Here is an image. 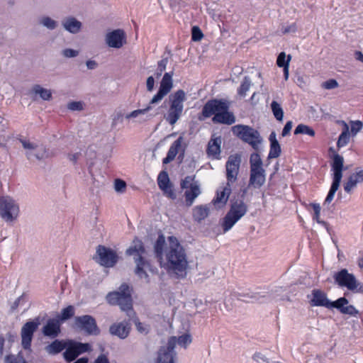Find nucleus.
Wrapping results in <instances>:
<instances>
[{"label": "nucleus", "instance_id": "f257e3e1", "mask_svg": "<svg viewBox=\"0 0 363 363\" xmlns=\"http://www.w3.org/2000/svg\"><path fill=\"white\" fill-rule=\"evenodd\" d=\"M169 246L165 249L164 261L162 259L160 266L169 273H173L177 277L184 278L186 275L188 261L184 247L177 238H168Z\"/></svg>", "mask_w": 363, "mask_h": 363}, {"label": "nucleus", "instance_id": "f03ea898", "mask_svg": "<svg viewBox=\"0 0 363 363\" xmlns=\"http://www.w3.org/2000/svg\"><path fill=\"white\" fill-rule=\"evenodd\" d=\"M240 163L241 157L238 154L229 156L225 163L227 182L223 187L217 190L216 195L212 201L218 208L224 206L228 200L231 194L230 185L238 179Z\"/></svg>", "mask_w": 363, "mask_h": 363}, {"label": "nucleus", "instance_id": "7ed1b4c3", "mask_svg": "<svg viewBox=\"0 0 363 363\" xmlns=\"http://www.w3.org/2000/svg\"><path fill=\"white\" fill-rule=\"evenodd\" d=\"M145 253V249L144 245L143 242L138 238L133 240V245L130 247L126 251V254L128 255H137V257H135V262L136 263L135 273L140 279H143L147 283H149L150 279L148 272L156 274L157 269L156 267H153L150 262L143 257Z\"/></svg>", "mask_w": 363, "mask_h": 363}, {"label": "nucleus", "instance_id": "20e7f679", "mask_svg": "<svg viewBox=\"0 0 363 363\" xmlns=\"http://www.w3.org/2000/svg\"><path fill=\"white\" fill-rule=\"evenodd\" d=\"M107 302L112 306H119L123 311L128 313L133 311L131 289L126 284H122L118 291L109 292L106 296Z\"/></svg>", "mask_w": 363, "mask_h": 363}, {"label": "nucleus", "instance_id": "39448f33", "mask_svg": "<svg viewBox=\"0 0 363 363\" xmlns=\"http://www.w3.org/2000/svg\"><path fill=\"white\" fill-rule=\"evenodd\" d=\"M247 211L248 206L243 200L238 199L232 201L230 209L221 223L223 233L229 231L247 213Z\"/></svg>", "mask_w": 363, "mask_h": 363}, {"label": "nucleus", "instance_id": "423d86ee", "mask_svg": "<svg viewBox=\"0 0 363 363\" xmlns=\"http://www.w3.org/2000/svg\"><path fill=\"white\" fill-rule=\"evenodd\" d=\"M169 107L166 116V121L174 125L182 115L184 103L186 100V93L179 89L169 96Z\"/></svg>", "mask_w": 363, "mask_h": 363}, {"label": "nucleus", "instance_id": "0eeeda50", "mask_svg": "<svg viewBox=\"0 0 363 363\" xmlns=\"http://www.w3.org/2000/svg\"><path fill=\"white\" fill-rule=\"evenodd\" d=\"M331 170L333 171V182L329 192L325 199V203H330L337 191L342 178L344 169V158L340 155L335 153L332 157Z\"/></svg>", "mask_w": 363, "mask_h": 363}, {"label": "nucleus", "instance_id": "6e6552de", "mask_svg": "<svg viewBox=\"0 0 363 363\" xmlns=\"http://www.w3.org/2000/svg\"><path fill=\"white\" fill-rule=\"evenodd\" d=\"M233 133L244 143L249 144L255 150H258L262 138L258 130L247 125H236L232 127Z\"/></svg>", "mask_w": 363, "mask_h": 363}, {"label": "nucleus", "instance_id": "1a4fd4ad", "mask_svg": "<svg viewBox=\"0 0 363 363\" xmlns=\"http://www.w3.org/2000/svg\"><path fill=\"white\" fill-rule=\"evenodd\" d=\"M335 282L341 288H347L354 293H363V284L358 282L353 274L349 273L347 269H342L333 275Z\"/></svg>", "mask_w": 363, "mask_h": 363}, {"label": "nucleus", "instance_id": "9d476101", "mask_svg": "<svg viewBox=\"0 0 363 363\" xmlns=\"http://www.w3.org/2000/svg\"><path fill=\"white\" fill-rule=\"evenodd\" d=\"M19 207L15 201L9 196H0V216L6 222L16 219Z\"/></svg>", "mask_w": 363, "mask_h": 363}, {"label": "nucleus", "instance_id": "9b49d317", "mask_svg": "<svg viewBox=\"0 0 363 363\" xmlns=\"http://www.w3.org/2000/svg\"><path fill=\"white\" fill-rule=\"evenodd\" d=\"M226 109H229V104L226 101L218 99H210L203 106L198 119L201 121H203L213 115L215 116L216 113H220Z\"/></svg>", "mask_w": 363, "mask_h": 363}, {"label": "nucleus", "instance_id": "f8f14e48", "mask_svg": "<svg viewBox=\"0 0 363 363\" xmlns=\"http://www.w3.org/2000/svg\"><path fill=\"white\" fill-rule=\"evenodd\" d=\"M176 345V337H170L168 339L167 346H162L160 348L155 363H177V353L174 351Z\"/></svg>", "mask_w": 363, "mask_h": 363}, {"label": "nucleus", "instance_id": "ddd939ff", "mask_svg": "<svg viewBox=\"0 0 363 363\" xmlns=\"http://www.w3.org/2000/svg\"><path fill=\"white\" fill-rule=\"evenodd\" d=\"M63 353L65 359L67 362L74 361L79 354L89 351L90 345L88 343L67 342V347Z\"/></svg>", "mask_w": 363, "mask_h": 363}, {"label": "nucleus", "instance_id": "4468645a", "mask_svg": "<svg viewBox=\"0 0 363 363\" xmlns=\"http://www.w3.org/2000/svg\"><path fill=\"white\" fill-rule=\"evenodd\" d=\"M75 324L88 335H98L100 333L96 320L89 315L76 317Z\"/></svg>", "mask_w": 363, "mask_h": 363}, {"label": "nucleus", "instance_id": "2eb2a0df", "mask_svg": "<svg viewBox=\"0 0 363 363\" xmlns=\"http://www.w3.org/2000/svg\"><path fill=\"white\" fill-rule=\"evenodd\" d=\"M96 254L99 258V263L106 267H113L118 261V255L113 250L104 245H99Z\"/></svg>", "mask_w": 363, "mask_h": 363}, {"label": "nucleus", "instance_id": "dca6fc26", "mask_svg": "<svg viewBox=\"0 0 363 363\" xmlns=\"http://www.w3.org/2000/svg\"><path fill=\"white\" fill-rule=\"evenodd\" d=\"M38 323L35 321L26 322L21 328V345L24 350H30L33 334L37 330Z\"/></svg>", "mask_w": 363, "mask_h": 363}, {"label": "nucleus", "instance_id": "f3484780", "mask_svg": "<svg viewBox=\"0 0 363 363\" xmlns=\"http://www.w3.org/2000/svg\"><path fill=\"white\" fill-rule=\"evenodd\" d=\"M107 45L113 48H121L126 43V35L123 30L116 29L106 35Z\"/></svg>", "mask_w": 363, "mask_h": 363}, {"label": "nucleus", "instance_id": "a211bd4d", "mask_svg": "<svg viewBox=\"0 0 363 363\" xmlns=\"http://www.w3.org/2000/svg\"><path fill=\"white\" fill-rule=\"evenodd\" d=\"M348 300L345 297H341L333 301V308H337L342 314L350 315L353 317H358L359 312L352 305H348Z\"/></svg>", "mask_w": 363, "mask_h": 363}, {"label": "nucleus", "instance_id": "6ab92c4d", "mask_svg": "<svg viewBox=\"0 0 363 363\" xmlns=\"http://www.w3.org/2000/svg\"><path fill=\"white\" fill-rule=\"evenodd\" d=\"M313 298L311 300V305L313 306H324L327 308H333V301H330L327 298V294L320 289H313L312 291Z\"/></svg>", "mask_w": 363, "mask_h": 363}, {"label": "nucleus", "instance_id": "aec40b11", "mask_svg": "<svg viewBox=\"0 0 363 363\" xmlns=\"http://www.w3.org/2000/svg\"><path fill=\"white\" fill-rule=\"evenodd\" d=\"M21 143L25 149H37L36 152L35 153H33L31 152L27 153V157L29 160H31L33 157L38 160H42L48 157V152L45 147H43V145L38 147L37 145L26 140H21Z\"/></svg>", "mask_w": 363, "mask_h": 363}, {"label": "nucleus", "instance_id": "412c9836", "mask_svg": "<svg viewBox=\"0 0 363 363\" xmlns=\"http://www.w3.org/2000/svg\"><path fill=\"white\" fill-rule=\"evenodd\" d=\"M221 143V137H214L213 135L208 143L206 148L207 155L213 159H220Z\"/></svg>", "mask_w": 363, "mask_h": 363}, {"label": "nucleus", "instance_id": "4be33fe9", "mask_svg": "<svg viewBox=\"0 0 363 363\" xmlns=\"http://www.w3.org/2000/svg\"><path fill=\"white\" fill-rule=\"evenodd\" d=\"M363 182V169H357L344 183V190L347 194H351L353 189L357 186V184Z\"/></svg>", "mask_w": 363, "mask_h": 363}, {"label": "nucleus", "instance_id": "5701e85b", "mask_svg": "<svg viewBox=\"0 0 363 363\" xmlns=\"http://www.w3.org/2000/svg\"><path fill=\"white\" fill-rule=\"evenodd\" d=\"M130 331V326L128 322H120L112 324L109 328V332L112 335L121 339L127 337Z\"/></svg>", "mask_w": 363, "mask_h": 363}, {"label": "nucleus", "instance_id": "b1692460", "mask_svg": "<svg viewBox=\"0 0 363 363\" xmlns=\"http://www.w3.org/2000/svg\"><path fill=\"white\" fill-rule=\"evenodd\" d=\"M266 180L264 169H250L249 186L254 188H260L264 185Z\"/></svg>", "mask_w": 363, "mask_h": 363}, {"label": "nucleus", "instance_id": "393cba45", "mask_svg": "<svg viewBox=\"0 0 363 363\" xmlns=\"http://www.w3.org/2000/svg\"><path fill=\"white\" fill-rule=\"evenodd\" d=\"M184 141V138L182 136H179L169 147V149L167 152V156L163 159V164H168L170 162L173 161L177 155L178 154L179 150L182 147V144Z\"/></svg>", "mask_w": 363, "mask_h": 363}, {"label": "nucleus", "instance_id": "a878e982", "mask_svg": "<svg viewBox=\"0 0 363 363\" xmlns=\"http://www.w3.org/2000/svg\"><path fill=\"white\" fill-rule=\"evenodd\" d=\"M43 333L45 336L57 337L60 333V323L59 320L49 319L43 328Z\"/></svg>", "mask_w": 363, "mask_h": 363}, {"label": "nucleus", "instance_id": "bb28decb", "mask_svg": "<svg viewBox=\"0 0 363 363\" xmlns=\"http://www.w3.org/2000/svg\"><path fill=\"white\" fill-rule=\"evenodd\" d=\"M212 121L215 123L232 125L235 122V117L232 112L226 109L220 113H216L213 116Z\"/></svg>", "mask_w": 363, "mask_h": 363}, {"label": "nucleus", "instance_id": "cd10ccee", "mask_svg": "<svg viewBox=\"0 0 363 363\" xmlns=\"http://www.w3.org/2000/svg\"><path fill=\"white\" fill-rule=\"evenodd\" d=\"M270 142L269 152L268 159L277 158L280 156L281 152V146L277 140L275 132H272L269 137Z\"/></svg>", "mask_w": 363, "mask_h": 363}, {"label": "nucleus", "instance_id": "c85d7f7f", "mask_svg": "<svg viewBox=\"0 0 363 363\" xmlns=\"http://www.w3.org/2000/svg\"><path fill=\"white\" fill-rule=\"evenodd\" d=\"M201 194V189L199 184H193L190 188L186 189L184 192L185 203L187 206H191L194 200Z\"/></svg>", "mask_w": 363, "mask_h": 363}, {"label": "nucleus", "instance_id": "c756f323", "mask_svg": "<svg viewBox=\"0 0 363 363\" xmlns=\"http://www.w3.org/2000/svg\"><path fill=\"white\" fill-rule=\"evenodd\" d=\"M341 123L343 125L342 131L339 135L337 142V147L339 149L346 146L349 143L350 138V133L348 125L343 121H341Z\"/></svg>", "mask_w": 363, "mask_h": 363}, {"label": "nucleus", "instance_id": "7c9ffc66", "mask_svg": "<svg viewBox=\"0 0 363 363\" xmlns=\"http://www.w3.org/2000/svg\"><path fill=\"white\" fill-rule=\"evenodd\" d=\"M67 347V342L63 340H55L45 347L48 354H57L61 352Z\"/></svg>", "mask_w": 363, "mask_h": 363}, {"label": "nucleus", "instance_id": "2f4dec72", "mask_svg": "<svg viewBox=\"0 0 363 363\" xmlns=\"http://www.w3.org/2000/svg\"><path fill=\"white\" fill-rule=\"evenodd\" d=\"M165 245V238L164 236L161 234L159 235L155 245H154V251L156 257L160 262L163 259V251H164V247Z\"/></svg>", "mask_w": 363, "mask_h": 363}, {"label": "nucleus", "instance_id": "473e14b6", "mask_svg": "<svg viewBox=\"0 0 363 363\" xmlns=\"http://www.w3.org/2000/svg\"><path fill=\"white\" fill-rule=\"evenodd\" d=\"M172 75L173 72H166L160 82L159 89L162 91L165 94H168L172 88Z\"/></svg>", "mask_w": 363, "mask_h": 363}, {"label": "nucleus", "instance_id": "72a5a7b5", "mask_svg": "<svg viewBox=\"0 0 363 363\" xmlns=\"http://www.w3.org/2000/svg\"><path fill=\"white\" fill-rule=\"evenodd\" d=\"M63 26L70 33H77L79 31L82 23L74 18H68L63 22Z\"/></svg>", "mask_w": 363, "mask_h": 363}, {"label": "nucleus", "instance_id": "f704fd0d", "mask_svg": "<svg viewBox=\"0 0 363 363\" xmlns=\"http://www.w3.org/2000/svg\"><path fill=\"white\" fill-rule=\"evenodd\" d=\"M209 210L204 206H196L193 209V218L196 221L201 222L208 215Z\"/></svg>", "mask_w": 363, "mask_h": 363}, {"label": "nucleus", "instance_id": "c9c22d12", "mask_svg": "<svg viewBox=\"0 0 363 363\" xmlns=\"http://www.w3.org/2000/svg\"><path fill=\"white\" fill-rule=\"evenodd\" d=\"M250 169H264L263 163L261 157L259 153L253 152L250 157Z\"/></svg>", "mask_w": 363, "mask_h": 363}, {"label": "nucleus", "instance_id": "e433bc0d", "mask_svg": "<svg viewBox=\"0 0 363 363\" xmlns=\"http://www.w3.org/2000/svg\"><path fill=\"white\" fill-rule=\"evenodd\" d=\"M309 206L313 208V220H315L318 223L321 224L323 226H327L328 223L320 220V206L319 203H311L309 204Z\"/></svg>", "mask_w": 363, "mask_h": 363}, {"label": "nucleus", "instance_id": "4c0bfd02", "mask_svg": "<svg viewBox=\"0 0 363 363\" xmlns=\"http://www.w3.org/2000/svg\"><path fill=\"white\" fill-rule=\"evenodd\" d=\"M252 85L251 80L249 77H245L241 82L240 86L238 89V94L241 97H245L247 91Z\"/></svg>", "mask_w": 363, "mask_h": 363}, {"label": "nucleus", "instance_id": "58836bf2", "mask_svg": "<svg viewBox=\"0 0 363 363\" xmlns=\"http://www.w3.org/2000/svg\"><path fill=\"white\" fill-rule=\"evenodd\" d=\"M294 134H306L311 137H314L315 135V130L310 126L305 124H299L296 126L294 130Z\"/></svg>", "mask_w": 363, "mask_h": 363}, {"label": "nucleus", "instance_id": "ea45409f", "mask_svg": "<svg viewBox=\"0 0 363 363\" xmlns=\"http://www.w3.org/2000/svg\"><path fill=\"white\" fill-rule=\"evenodd\" d=\"M291 60V55H286L284 52H281L279 54L277 59V65L279 67H289L290 62Z\"/></svg>", "mask_w": 363, "mask_h": 363}, {"label": "nucleus", "instance_id": "a19ab883", "mask_svg": "<svg viewBox=\"0 0 363 363\" xmlns=\"http://www.w3.org/2000/svg\"><path fill=\"white\" fill-rule=\"evenodd\" d=\"M271 108L275 118L279 121H282L284 111L280 104L276 101H273L271 104Z\"/></svg>", "mask_w": 363, "mask_h": 363}, {"label": "nucleus", "instance_id": "79ce46f5", "mask_svg": "<svg viewBox=\"0 0 363 363\" xmlns=\"http://www.w3.org/2000/svg\"><path fill=\"white\" fill-rule=\"evenodd\" d=\"M169 184L171 183L167 173L164 171L161 172L157 177V184L160 189H164Z\"/></svg>", "mask_w": 363, "mask_h": 363}, {"label": "nucleus", "instance_id": "37998d69", "mask_svg": "<svg viewBox=\"0 0 363 363\" xmlns=\"http://www.w3.org/2000/svg\"><path fill=\"white\" fill-rule=\"evenodd\" d=\"M35 94H40V97L44 100H50L52 98L51 91L48 89L42 88L39 85H35L34 87Z\"/></svg>", "mask_w": 363, "mask_h": 363}, {"label": "nucleus", "instance_id": "c03bdc74", "mask_svg": "<svg viewBox=\"0 0 363 363\" xmlns=\"http://www.w3.org/2000/svg\"><path fill=\"white\" fill-rule=\"evenodd\" d=\"M74 315V308L72 306H68L67 307L63 308L61 311V315L60 319L62 321H65L71 318Z\"/></svg>", "mask_w": 363, "mask_h": 363}, {"label": "nucleus", "instance_id": "a18cd8bd", "mask_svg": "<svg viewBox=\"0 0 363 363\" xmlns=\"http://www.w3.org/2000/svg\"><path fill=\"white\" fill-rule=\"evenodd\" d=\"M193 184H199L197 182L194 181V176H186L184 179L182 180L180 186L182 189L190 188Z\"/></svg>", "mask_w": 363, "mask_h": 363}, {"label": "nucleus", "instance_id": "49530a36", "mask_svg": "<svg viewBox=\"0 0 363 363\" xmlns=\"http://www.w3.org/2000/svg\"><path fill=\"white\" fill-rule=\"evenodd\" d=\"M168 63L167 58H163L157 62V69L156 72V77H160L162 72L165 70L167 65Z\"/></svg>", "mask_w": 363, "mask_h": 363}, {"label": "nucleus", "instance_id": "de8ad7c7", "mask_svg": "<svg viewBox=\"0 0 363 363\" xmlns=\"http://www.w3.org/2000/svg\"><path fill=\"white\" fill-rule=\"evenodd\" d=\"M203 37L201 30L198 26H194L191 29V40L200 41Z\"/></svg>", "mask_w": 363, "mask_h": 363}, {"label": "nucleus", "instance_id": "09e8293b", "mask_svg": "<svg viewBox=\"0 0 363 363\" xmlns=\"http://www.w3.org/2000/svg\"><path fill=\"white\" fill-rule=\"evenodd\" d=\"M5 363H27L23 357L8 354L5 357Z\"/></svg>", "mask_w": 363, "mask_h": 363}, {"label": "nucleus", "instance_id": "8fccbe9b", "mask_svg": "<svg viewBox=\"0 0 363 363\" xmlns=\"http://www.w3.org/2000/svg\"><path fill=\"white\" fill-rule=\"evenodd\" d=\"M177 342L181 346L186 347V346L191 342V335L189 334H184L179 336V338L177 340Z\"/></svg>", "mask_w": 363, "mask_h": 363}, {"label": "nucleus", "instance_id": "3c124183", "mask_svg": "<svg viewBox=\"0 0 363 363\" xmlns=\"http://www.w3.org/2000/svg\"><path fill=\"white\" fill-rule=\"evenodd\" d=\"M151 108V106L148 105L145 108L133 111L132 112L126 115V118H135L140 114H145V113L148 112Z\"/></svg>", "mask_w": 363, "mask_h": 363}, {"label": "nucleus", "instance_id": "603ef678", "mask_svg": "<svg viewBox=\"0 0 363 363\" xmlns=\"http://www.w3.org/2000/svg\"><path fill=\"white\" fill-rule=\"evenodd\" d=\"M363 127V123L360 121H351V134L354 136L359 132Z\"/></svg>", "mask_w": 363, "mask_h": 363}, {"label": "nucleus", "instance_id": "864d4df0", "mask_svg": "<svg viewBox=\"0 0 363 363\" xmlns=\"http://www.w3.org/2000/svg\"><path fill=\"white\" fill-rule=\"evenodd\" d=\"M115 189L118 192H123L126 188V183L120 179H116L114 183Z\"/></svg>", "mask_w": 363, "mask_h": 363}, {"label": "nucleus", "instance_id": "5fc2aeb1", "mask_svg": "<svg viewBox=\"0 0 363 363\" xmlns=\"http://www.w3.org/2000/svg\"><path fill=\"white\" fill-rule=\"evenodd\" d=\"M41 23L49 29H54L56 27V22L49 17L43 18Z\"/></svg>", "mask_w": 363, "mask_h": 363}, {"label": "nucleus", "instance_id": "6e6d98bb", "mask_svg": "<svg viewBox=\"0 0 363 363\" xmlns=\"http://www.w3.org/2000/svg\"><path fill=\"white\" fill-rule=\"evenodd\" d=\"M161 190L163 191L164 194L167 196L168 198H170L172 199H174L176 198V194L172 184L167 185V188H165L164 189Z\"/></svg>", "mask_w": 363, "mask_h": 363}, {"label": "nucleus", "instance_id": "4d7b16f0", "mask_svg": "<svg viewBox=\"0 0 363 363\" xmlns=\"http://www.w3.org/2000/svg\"><path fill=\"white\" fill-rule=\"evenodd\" d=\"M322 86L325 89H332L338 86V83L335 79H331L323 83Z\"/></svg>", "mask_w": 363, "mask_h": 363}, {"label": "nucleus", "instance_id": "13d9d810", "mask_svg": "<svg viewBox=\"0 0 363 363\" xmlns=\"http://www.w3.org/2000/svg\"><path fill=\"white\" fill-rule=\"evenodd\" d=\"M135 326L137 330L141 333L147 334L149 331V326L138 320L135 322Z\"/></svg>", "mask_w": 363, "mask_h": 363}, {"label": "nucleus", "instance_id": "bf43d9fd", "mask_svg": "<svg viewBox=\"0 0 363 363\" xmlns=\"http://www.w3.org/2000/svg\"><path fill=\"white\" fill-rule=\"evenodd\" d=\"M68 108L72 111H80L83 109V106L80 101H72L69 103Z\"/></svg>", "mask_w": 363, "mask_h": 363}, {"label": "nucleus", "instance_id": "052dcab7", "mask_svg": "<svg viewBox=\"0 0 363 363\" xmlns=\"http://www.w3.org/2000/svg\"><path fill=\"white\" fill-rule=\"evenodd\" d=\"M292 126H293L292 121H287L282 130L281 135L283 137H286V136L289 135L291 130Z\"/></svg>", "mask_w": 363, "mask_h": 363}, {"label": "nucleus", "instance_id": "680f3d73", "mask_svg": "<svg viewBox=\"0 0 363 363\" xmlns=\"http://www.w3.org/2000/svg\"><path fill=\"white\" fill-rule=\"evenodd\" d=\"M165 95H167V94L164 93L162 91L159 89L157 93L151 99L150 104H153L161 101Z\"/></svg>", "mask_w": 363, "mask_h": 363}, {"label": "nucleus", "instance_id": "e2e57ef3", "mask_svg": "<svg viewBox=\"0 0 363 363\" xmlns=\"http://www.w3.org/2000/svg\"><path fill=\"white\" fill-rule=\"evenodd\" d=\"M79 54V52L77 50L67 48L63 50V55L66 57H74L77 56Z\"/></svg>", "mask_w": 363, "mask_h": 363}, {"label": "nucleus", "instance_id": "0e129e2a", "mask_svg": "<svg viewBox=\"0 0 363 363\" xmlns=\"http://www.w3.org/2000/svg\"><path fill=\"white\" fill-rule=\"evenodd\" d=\"M147 89L149 91H151L153 89L154 84H155V79L153 77L150 76L147 79Z\"/></svg>", "mask_w": 363, "mask_h": 363}, {"label": "nucleus", "instance_id": "69168bd1", "mask_svg": "<svg viewBox=\"0 0 363 363\" xmlns=\"http://www.w3.org/2000/svg\"><path fill=\"white\" fill-rule=\"evenodd\" d=\"M297 27L296 23H292L290 26H286L284 28L283 33H294L296 31Z\"/></svg>", "mask_w": 363, "mask_h": 363}, {"label": "nucleus", "instance_id": "338daca9", "mask_svg": "<svg viewBox=\"0 0 363 363\" xmlns=\"http://www.w3.org/2000/svg\"><path fill=\"white\" fill-rule=\"evenodd\" d=\"M94 363H109L108 357L104 354H100Z\"/></svg>", "mask_w": 363, "mask_h": 363}, {"label": "nucleus", "instance_id": "774afa93", "mask_svg": "<svg viewBox=\"0 0 363 363\" xmlns=\"http://www.w3.org/2000/svg\"><path fill=\"white\" fill-rule=\"evenodd\" d=\"M97 64L94 60H87L86 61V66L89 69H94L96 67Z\"/></svg>", "mask_w": 363, "mask_h": 363}]
</instances>
